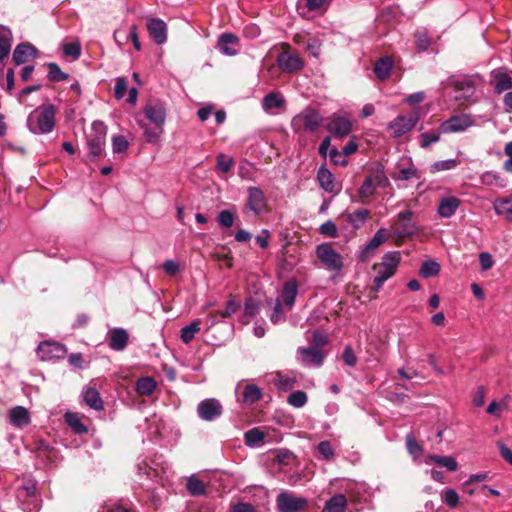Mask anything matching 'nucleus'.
<instances>
[{
  "mask_svg": "<svg viewBox=\"0 0 512 512\" xmlns=\"http://www.w3.org/2000/svg\"><path fill=\"white\" fill-rule=\"evenodd\" d=\"M56 110L53 105L40 106L31 112L27 119L29 130L34 134H47L55 126Z\"/></svg>",
  "mask_w": 512,
  "mask_h": 512,
  "instance_id": "f257e3e1",
  "label": "nucleus"
},
{
  "mask_svg": "<svg viewBox=\"0 0 512 512\" xmlns=\"http://www.w3.org/2000/svg\"><path fill=\"white\" fill-rule=\"evenodd\" d=\"M400 253L397 251L386 253L380 263L373 265L372 269L376 273L371 290L377 293L389 278H391L400 263Z\"/></svg>",
  "mask_w": 512,
  "mask_h": 512,
  "instance_id": "f03ea898",
  "label": "nucleus"
},
{
  "mask_svg": "<svg viewBox=\"0 0 512 512\" xmlns=\"http://www.w3.org/2000/svg\"><path fill=\"white\" fill-rule=\"evenodd\" d=\"M107 135V126L100 121H94L91 126V131L87 134V146L89 155L92 158H98L105 152Z\"/></svg>",
  "mask_w": 512,
  "mask_h": 512,
  "instance_id": "7ed1b4c3",
  "label": "nucleus"
},
{
  "mask_svg": "<svg viewBox=\"0 0 512 512\" xmlns=\"http://www.w3.org/2000/svg\"><path fill=\"white\" fill-rule=\"evenodd\" d=\"M316 256L329 271L339 272L343 268L342 256L329 243L318 245L316 247Z\"/></svg>",
  "mask_w": 512,
  "mask_h": 512,
  "instance_id": "20e7f679",
  "label": "nucleus"
},
{
  "mask_svg": "<svg viewBox=\"0 0 512 512\" xmlns=\"http://www.w3.org/2000/svg\"><path fill=\"white\" fill-rule=\"evenodd\" d=\"M322 123L320 113L312 108H306L293 118L292 125L296 131L301 129L309 132L315 131Z\"/></svg>",
  "mask_w": 512,
  "mask_h": 512,
  "instance_id": "39448f33",
  "label": "nucleus"
},
{
  "mask_svg": "<svg viewBox=\"0 0 512 512\" xmlns=\"http://www.w3.org/2000/svg\"><path fill=\"white\" fill-rule=\"evenodd\" d=\"M308 501L304 497H297L292 493L283 491L276 498V507L279 512H298L304 510Z\"/></svg>",
  "mask_w": 512,
  "mask_h": 512,
  "instance_id": "423d86ee",
  "label": "nucleus"
},
{
  "mask_svg": "<svg viewBox=\"0 0 512 512\" xmlns=\"http://www.w3.org/2000/svg\"><path fill=\"white\" fill-rule=\"evenodd\" d=\"M419 121V114L413 111L409 115H401L396 117L388 124V129L392 131L391 135L394 138H399L411 131Z\"/></svg>",
  "mask_w": 512,
  "mask_h": 512,
  "instance_id": "0eeeda50",
  "label": "nucleus"
},
{
  "mask_svg": "<svg viewBox=\"0 0 512 512\" xmlns=\"http://www.w3.org/2000/svg\"><path fill=\"white\" fill-rule=\"evenodd\" d=\"M282 48L283 51L276 59L278 67L287 73H293L301 70L304 66L303 60L297 54H293L289 51V44L284 43Z\"/></svg>",
  "mask_w": 512,
  "mask_h": 512,
  "instance_id": "6e6552de",
  "label": "nucleus"
},
{
  "mask_svg": "<svg viewBox=\"0 0 512 512\" xmlns=\"http://www.w3.org/2000/svg\"><path fill=\"white\" fill-rule=\"evenodd\" d=\"M474 121L468 114L453 115L439 126V132L444 134L462 132L473 126Z\"/></svg>",
  "mask_w": 512,
  "mask_h": 512,
  "instance_id": "1a4fd4ad",
  "label": "nucleus"
},
{
  "mask_svg": "<svg viewBox=\"0 0 512 512\" xmlns=\"http://www.w3.org/2000/svg\"><path fill=\"white\" fill-rule=\"evenodd\" d=\"M326 129L335 137L343 138L351 132L352 122L348 117L335 113L327 119Z\"/></svg>",
  "mask_w": 512,
  "mask_h": 512,
  "instance_id": "9d476101",
  "label": "nucleus"
},
{
  "mask_svg": "<svg viewBox=\"0 0 512 512\" xmlns=\"http://www.w3.org/2000/svg\"><path fill=\"white\" fill-rule=\"evenodd\" d=\"M387 183V178L383 174L368 176L359 188L358 195L361 203H367V200L374 195L378 187H383Z\"/></svg>",
  "mask_w": 512,
  "mask_h": 512,
  "instance_id": "9b49d317",
  "label": "nucleus"
},
{
  "mask_svg": "<svg viewBox=\"0 0 512 512\" xmlns=\"http://www.w3.org/2000/svg\"><path fill=\"white\" fill-rule=\"evenodd\" d=\"M223 412L221 403L215 398L201 401L197 406V413L202 420L213 421Z\"/></svg>",
  "mask_w": 512,
  "mask_h": 512,
  "instance_id": "f8f14e48",
  "label": "nucleus"
},
{
  "mask_svg": "<svg viewBox=\"0 0 512 512\" xmlns=\"http://www.w3.org/2000/svg\"><path fill=\"white\" fill-rule=\"evenodd\" d=\"M37 353L41 360L60 359L65 356L66 349L60 343L44 341L39 344Z\"/></svg>",
  "mask_w": 512,
  "mask_h": 512,
  "instance_id": "ddd939ff",
  "label": "nucleus"
},
{
  "mask_svg": "<svg viewBox=\"0 0 512 512\" xmlns=\"http://www.w3.org/2000/svg\"><path fill=\"white\" fill-rule=\"evenodd\" d=\"M266 205L267 200L263 191L258 187H249L246 208L253 211L255 215H259L265 210Z\"/></svg>",
  "mask_w": 512,
  "mask_h": 512,
  "instance_id": "4468645a",
  "label": "nucleus"
},
{
  "mask_svg": "<svg viewBox=\"0 0 512 512\" xmlns=\"http://www.w3.org/2000/svg\"><path fill=\"white\" fill-rule=\"evenodd\" d=\"M146 118L155 126H163L166 121V109L161 102H149L144 107Z\"/></svg>",
  "mask_w": 512,
  "mask_h": 512,
  "instance_id": "2eb2a0df",
  "label": "nucleus"
},
{
  "mask_svg": "<svg viewBox=\"0 0 512 512\" xmlns=\"http://www.w3.org/2000/svg\"><path fill=\"white\" fill-rule=\"evenodd\" d=\"M147 29L154 41L161 45L167 40V26L161 19L152 18L147 23Z\"/></svg>",
  "mask_w": 512,
  "mask_h": 512,
  "instance_id": "dca6fc26",
  "label": "nucleus"
},
{
  "mask_svg": "<svg viewBox=\"0 0 512 512\" xmlns=\"http://www.w3.org/2000/svg\"><path fill=\"white\" fill-rule=\"evenodd\" d=\"M301 361L304 365L321 366L324 360V353L317 347L299 348Z\"/></svg>",
  "mask_w": 512,
  "mask_h": 512,
  "instance_id": "f3484780",
  "label": "nucleus"
},
{
  "mask_svg": "<svg viewBox=\"0 0 512 512\" xmlns=\"http://www.w3.org/2000/svg\"><path fill=\"white\" fill-rule=\"evenodd\" d=\"M218 47L223 54L234 56L238 53L239 38L232 33H224L219 37Z\"/></svg>",
  "mask_w": 512,
  "mask_h": 512,
  "instance_id": "a211bd4d",
  "label": "nucleus"
},
{
  "mask_svg": "<svg viewBox=\"0 0 512 512\" xmlns=\"http://www.w3.org/2000/svg\"><path fill=\"white\" fill-rule=\"evenodd\" d=\"M317 180L320 187L328 193H338L340 188L335 183L333 174L324 166L320 167L317 172Z\"/></svg>",
  "mask_w": 512,
  "mask_h": 512,
  "instance_id": "6ab92c4d",
  "label": "nucleus"
},
{
  "mask_svg": "<svg viewBox=\"0 0 512 512\" xmlns=\"http://www.w3.org/2000/svg\"><path fill=\"white\" fill-rule=\"evenodd\" d=\"M449 85L454 88L457 92H462V95L459 97L460 99L467 100L469 99L475 92V87L473 81L464 77V78H451L449 81Z\"/></svg>",
  "mask_w": 512,
  "mask_h": 512,
  "instance_id": "aec40b11",
  "label": "nucleus"
},
{
  "mask_svg": "<svg viewBox=\"0 0 512 512\" xmlns=\"http://www.w3.org/2000/svg\"><path fill=\"white\" fill-rule=\"evenodd\" d=\"M460 204V199L455 196L443 197L439 201L438 214L443 218H450L455 214Z\"/></svg>",
  "mask_w": 512,
  "mask_h": 512,
  "instance_id": "412c9836",
  "label": "nucleus"
},
{
  "mask_svg": "<svg viewBox=\"0 0 512 512\" xmlns=\"http://www.w3.org/2000/svg\"><path fill=\"white\" fill-rule=\"evenodd\" d=\"M109 346L116 351L123 350L128 343V333L122 328H114L108 332Z\"/></svg>",
  "mask_w": 512,
  "mask_h": 512,
  "instance_id": "4be33fe9",
  "label": "nucleus"
},
{
  "mask_svg": "<svg viewBox=\"0 0 512 512\" xmlns=\"http://www.w3.org/2000/svg\"><path fill=\"white\" fill-rule=\"evenodd\" d=\"M491 76L494 80V91L497 94H501L512 88V79L507 72L501 69H496L491 72Z\"/></svg>",
  "mask_w": 512,
  "mask_h": 512,
  "instance_id": "5701e85b",
  "label": "nucleus"
},
{
  "mask_svg": "<svg viewBox=\"0 0 512 512\" xmlns=\"http://www.w3.org/2000/svg\"><path fill=\"white\" fill-rule=\"evenodd\" d=\"M370 214L371 213L368 209L360 208L354 212H344L342 217H344L345 220L350 223L354 229H359L370 217Z\"/></svg>",
  "mask_w": 512,
  "mask_h": 512,
  "instance_id": "b1692460",
  "label": "nucleus"
},
{
  "mask_svg": "<svg viewBox=\"0 0 512 512\" xmlns=\"http://www.w3.org/2000/svg\"><path fill=\"white\" fill-rule=\"evenodd\" d=\"M36 49L33 45L29 43H21L16 46L14 52H13V61L16 65H21L30 57L35 56Z\"/></svg>",
  "mask_w": 512,
  "mask_h": 512,
  "instance_id": "393cba45",
  "label": "nucleus"
},
{
  "mask_svg": "<svg viewBox=\"0 0 512 512\" xmlns=\"http://www.w3.org/2000/svg\"><path fill=\"white\" fill-rule=\"evenodd\" d=\"M83 401L88 405L90 408L100 411L104 408L103 400L94 387H86L82 392Z\"/></svg>",
  "mask_w": 512,
  "mask_h": 512,
  "instance_id": "a878e982",
  "label": "nucleus"
},
{
  "mask_svg": "<svg viewBox=\"0 0 512 512\" xmlns=\"http://www.w3.org/2000/svg\"><path fill=\"white\" fill-rule=\"evenodd\" d=\"M297 293L298 286L295 281H288L284 284L280 301L287 307L288 311L293 307Z\"/></svg>",
  "mask_w": 512,
  "mask_h": 512,
  "instance_id": "bb28decb",
  "label": "nucleus"
},
{
  "mask_svg": "<svg viewBox=\"0 0 512 512\" xmlns=\"http://www.w3.org/2000/svg\"><path fill=\"white\" fill-rule=\"evenodd\" d=\"M9 420L16 427H23L30 423L28 410L22 406H16L9 411Z\"/></svg>",
  "mask_w": 512,
  "mask_h": 512,
  "instance_id": "cd10ccee",
  "label": "nucleus"
},
{
  "mask_svg": "<svg viewBox=\"0 0 512 512\" xmlns=\"http://www.w3.org/2000/svg\"><path fill=\"white\" fill-rule=\"evenodd\" d=\"M347 499L343 494H336L326 501L323 512H345Z\"/></svg>",
  "mask_w": 512,
  "mask_h": 512,
  "instance_id": "c85d7f7f",
  "label": "nucleus"
},
{
  "mask_svg": "<svg viewBox=\"0 0 512 512\" xmlns=\"http://www.w3.org/2000/svg\"><path fill=\"white\" fill-rule=\"evenodd\" d=\"M12 32L10 29L0 26V63L11 51Z\"/></svg>",
  "mask_w": 512,
  "mask_h": 512,
  "instance_id": "c756f323",
  "label": "nucleus"
},
{
  "mask_svg": "<svg viewBox=\"0 0 512 512\" xmlns=\"http://www.w3.org/2000/svg\"><path fill=\"white\" fill-rule=\"evenodd\" d=\"M387 237V232L385 229L381 228L379 229L372 239L369 241V243L366 245L364 251L361 254V260L365 261L367 257L369 256L370 251H374L376 248H378L382 243L385 242Z\"/></svg>",
  "mask_w": 512,
  "mask_h": 512,
  "instance_id": "7c9ffc66",
  "label": "nucleus"
},
{
  "mask_svg": "<svg viewBox=\"0 0 512 512\" xmlns=\"http://www.w3.org/2000/svg\"><path fill=\"white\" fill-rule=\"evenodd\" d=\"M393 67V61L390 57H382L376 61L374 66V73L380 80H385L389 77L391 69Z\"/></svg>",
  "mask_w": 512,
  "mask_h": 512,
  "instance_id": "2f4dec72",
  "label": "nucleus"
},
{
  "mask_svg": "<svg viewBox=\"0 0 512 512\" xmlns=\"http://www.w3.org/2000/svg\"><path fill=\"white\" fill-rule=\"evenodd\" d=\"M32 450L37 454L38 457H45L48 460H53L56 454L54 447L49 445L43 439H36L33 443Z\"/></svg>",
  "mask_w": 512,
  "mask_h": 512,
  "instance_id": "473e14b6",
  "label": "nucleus"
},
{
  "mask_svg": "<svg viewBox=\"0 0 512 512\" xmlns=\"http://www.w3.org/2000/svg\"><path fill=\"white\" fill-rule=\"evenodd\" d=\"M411 216H412V212L411 211H404V212H400L399 215H398V219L403 222V226L402 228H398L396 227L395 228V233L403 238V237H407V236H410L414 233V226L413 225H410V220H411Z\"/></svg>",
  "mask_w": 512,
  "mask_h": 512,
  "instance_id": "72a5a7b5",
  "label": "nucleus"
},
{
  "mask_svg": "<svg viewBox=\"0 0 512 512\" xmlns=\"http://www.w3.org/2000/svg\"><path fill=\"white\" fill-rule=\"evenodd\" d=\"M262 397V390L255 384H247L242 393V401L246 405L254 404Z\"/></svg>",
  "mask_w": 512,
  "mask_h": 512,
  "instance_id": "f704fd0d",
  "label": "nucleus"
},
{
  "mask_svg": "<svg viewBox=\"0 0 512 512\" xmlns=\"http://www.w3.org/2000/svg\"><path fill=\"white\" fill-rule=\"evenodd\" d=\"M186 489L192 496H202L206 494V485L196 475H191L187 479Z\"/></svg>",
  "mask_w": 512,
  "mask_h": 512,
  "instance_id": "c9c22d12",
  "label": "nucleus"
},
{
  "mask_svg": "<svg viewBox=\"0 0 512 512\" xmlns=\"http://www.w3.org/2000/svg\"><path fill=\"white\" fill-rule=\"evenodd\" d=\"M157 383L152 377H141L136 382V391L140 395L150 396L156 389Z\"/></svg>",
  "mask_w": 512,
  "mask_h": 512,
  "instance_id": "e433bc0d",
  "label": "nucleus"
},
{
  "mask_svg": "<svg viewBox=\"0 0 512 512\" xmlns=\"http://www.w3.org/2000/svg\"><path fill=\"white\" fill-rule=\"evenodd\" d=\"M428 459L438 465L447 468L449 471H456L458 469V463L452 456L429 455Z\"/></svg>",
  "mask_w": 512,
  "mask_h": 512,
  "instance_id": "4c0bfd02",
  "label": "nucleus"
},
{
  "mask_svg": "<svg viewBox=\"0 0 512 512\" xmlns=\"http://www.w3.org/2000/svg\"><path fill=\"white\" fill-rule=\"evenodd\" d=\"M440 264L434 260L424 261L420 267L419 274L424 278L436 276L440 272Z\"/></svg>",
  "mask_w": 512,
  "mask_h": 512,
  "instance_id": "58836bf2",
  "label": "nucleus"
},
{
  "mask_svg": "<svg viewBox=\"0 0 512 512\" xmlns=\"http://www.w3.org/2000/svg\"><path fill=\"white\" fill-rule=\"evenodd\" d=\"M200 331V321H193L189 325L181 329V340L188 344L190 343L195 335Z\"/></svg>",
  "mask_w": 512,
  "mask_h": 512,
  "instance_id": "ea45409f",
  "label": "nucleus"
},
{
  "mask_svg": "<svg viewBox=\"0 0 512 512\" xmlns=\"http://www.w3.org/2000/svg\"><path fill=\"white\" fill-rule=\"evenodd\" d=\"M65 421L75 433L83 434L87 432V427L82 423L77 414L71 412L66 413Z\"/></svg>",
  "mask_w": 512,
  "mask_h": 512,
  "instance_id": "a19ab883",
  "label": "nucleus"
},
{
  "mask_svg": "<svg viewBox=\"0 0 512 512\" xmlns=\"http://www.w3.org/2000/svg\"><path fill=\"white\" fill-rule=\"evenodd\" d=\"M495 212L503 216L507 221L512 222V207L508 199H500L494 203Z\"/></svg>",
  "mask_w": 512,
  "mask_h": 512,
  "instance_id": "79ce46f5",
  "label": "nucleus"
},
{
  "mask_svg": "<svg viewBox=\"0 0 512 512\" xmlns=\"http://www.w3.org/2000/svg\"><path fill=\"white\" fill-rule=\"evenodd\" d=\"M48 79L51 82H61L68 79V74L64 73L56 63H48Z\"/></svg>",
  "mask_w": 512,
  "mask_h": 512,
  "instance_id": "37998d69",
  "label": "nucleus"
},
{
  "mask_svg": "<svg viewBox=\"0 0 512 512\" xmlns=\"http://www.w3.org/2000/svg\"><path fill=\"white\" fill-rule=\"evenodd\" d=\"M235 165V161L232 157L220 153L216 158V170L221 173L229 172Z\"/></svg>",
  "mask_w": 512,
  "mask_h": 512,
  "instance_id": "c03bdc74",
  "label": "nucleus"
},
{
  "mask_svg": "<svg viewBox=\"0 0 512 512\" xmlns=\"http://www.w3.org/2000/svg\"><path fill=\"white\" fill-rule=\"evenodd\" d=\"M246 445L250 447L258 446L264 439V433L257 428L247 431L244 435Z\"/></svg>",
  "mask_w": 512,
  "mask_h": 512,
  "instance_id": "a18cd8bd",
  "label": "nucleus"
},
{
  "mask_svg": "<svg viewBox=\"0 0 512 512\" xmlns=\"http://www.w3.org/2000/svg\"><path fill=\"white\" fill-rule=\"evenodd\" d=\"M283 105L284 99L274 92L267 94L263 99V108L265 110H270L272 108H280Z\"/></svg>",
  "mask_w": 512,
  "mask_h": 512,
  "instance_id": "49530a36",
  "label": "nucleus"
},
{
  "mask_svg": "<svg viewBox=\"0 0 512 512\" xmlns=\"http://www.w3.org/2000/svg\"><path fill=\"white\" fill-rule=\"evenodd\" d=\"M307 400V394L302 390L292 392L287 398L288 404L295 408L303 407L307 403Z\"/></svg>",
  "mask_w": 512,
  "mask_h": 512,
  "instance_id": "de8ad7c7",
  "label": "nucleus"
},
{
  "mask_svg": "<svg viewBox=\"0 0 512 512\" xmlns=\"http://www.w3.org/2000/svg\"><path fill=\"white\" fill-rule=\"evenodd\" d=\"M317 450L322 458L326 461H331L335 457L334 448L331 442L328 440L321 441L317 446Z\"/></svg>",
  "mask_w": 512,
  "mask_h": 512,
  "instance_id": "09e8293b",
  "label": "nucleus"
},
{
  "mask_svg": "<svg viewBox=\"0 0 512 512\" xmlns=\"http://www.w3.org/2000/svg\"><path fill=\"white\" fill-rule=\"evenodd\" d=\"M63 53L65 56L72 57L73 60H77L81 56V44L79 41H73L65 43L63 45Z\"/></svg>",
  "mask_w": 512,
  "mask_h": 512,
  "instance_id": "8fccbe9b",
  "label": "nucleus"
},
{
  "mask_svg": "<svg viewBox=\"0 0 512 512\" xmlns=\"http://www.w3.org/2000/svg\"><path fill=\"white\" fill-rule=\"evenodd\" d=\"M141 127L143 128L146 140L149 143H156L163 133V126L149 128L146 125L141 124Z\"/></svg>",
  "mask_w": 512,
  "mask_h": 512,
  "instance_id": "3c124183",
  "label": "nucleus"
},
{
  "mask_svg": "<svg viewBox=\"0 0 512 512\" xmlns=\"http://www.w3.org/2000/svg\"><path fill=\"white\" fill-rule=\"evenodd\" d=\"M440 140V133L437 132H424L420 135V146L428 148L431 144L437 143Z\"/></svg>",
  "mask_w": 512,
  "mask_h": 512,
  "instance_id": "603ef678",
  "label": "nucleus"
},
{
  "mask_svg": "<svg viewBox=\"0 0 512 512\" xmlns=\"http://www.w3.org/2000/svg\"><path fill=\"white\" fill-rule=\"evenodd\" d=\"M129 143L122 135L113 136L112 149L114 153H122L128 149Z\"/></svg>",
  "mask_w": 512,
  "mask_h": 512,
  "instance_id": "864d4df0",
  "label": "nucleus"
},
{
  "mask_svg": "<svg viewBox=\"0 0 512 512\" xmlns=\"http://www.w3.org/2000/svg\"><path fill=\"white\" fill-rule=\"evenodd\" d=\"M406 446L409 453L415 457H419L423 453L422 446L415 440L412 435L406 437Z\"/></svg>",
  "mask_w": 512,
  "mask_h": 512,
  "instance_id": "5fc2aeb1",
  "label": "nucleus"
},
{
  "mask_svg": "<svg viewBox=\"0 0 512 512\" xmlns=\"http://www.w3.org/2000/svg\"><path fill=\"white\" fill-rule=\"evenodd\" d=\"M457 164H458L457 160H455V159L437 161L432 165L431 171L439 172V171H444V170H450V169L455 168L457 166Z\"/></svg>",
  "mask_w": 512,
  "mask_h": 512,
  "instance_id": "6e6d98bb",
  "label": "nucleus"
},
{
  "mask_svg": "<svg viewBox=\"0 0 512 512\" xmlns=\"http://www.w3.org/2000/svg\"><path fill=\"white\" fill-rule=\"evenodd\" d=\"M102 512H133L130 508L115 502L108 501L102 507Z\"/></svg>",
  "mask_w": 512,
  "mask_h": 512,
  "instance_id": "4d7b16f0",
  "label": "nucleus"
},
{
  "mask_svg": "<svg viewBox=\"0 0 512 512\" xmlns=\"http://www.w3.org/2000/svg\"><path fill=\"white\" fill-rule=\"evenodd\" d=\"M415 43L419 51H425L430 46V39L426 32L415 33Z\"/></svg>",
  "mask_w": 512,
  "mask_h": 512,
  "instance_id": "13d9d810",
  "label": "nucleus"
},
{
  "mask_svg": "<svg viewBox=\"0 0 512 512\" xmlns=\"http://www.w3.org/2000/svg\"><path fill=\"white\" fill-rule=\"evenodd\" d=\"M284 318V308L280 299L276 300V303L273 307V312L270 315V320L273 324H278Z\"/></svg>",
  "mask_w": 512,
  "mask_h": 512,
  "instance_id": "bf43d9fd",
  "label": "nucleus"
},
{
  "mask_svg": "<svg viewBox=\"0 0 512 512\" xmlns=\"http://www.w3.org/2000/svg\"><path fill=\"white\" fill-rule=\"evenodd\" d=\"M443 501L451 508L459 504V495L454 489H447L444 492Z\"/></svg>",
  "mask_w": 512,
  "mask_h": 512,
  "instance_id": "052dcab7",
  "label": "nucleus"
},
{
  "mask_svg": "<svg viewBox=\"0 0 512 512\" xmlns=\"http://www.w3.org/2000/svg\"><path fill=\"white\" fill-rule=\"evenodd\" d=\"M218 222L222 227L229 228L233 225L234 215L229 210H222L218 215Z\"/></svg>",
  "mask_w": 512,
  "mask_h": 512,
  "instance_id": "680f3d73",
  "label": "nucleus"
},
{
  "mask_svg": "<svg viewBox=\"0 0 512 512\" xmlns=\"http://www.w3.org/2000/svg\"><path fill=\"white\" fill-rule=\"evenodd\" d=\"M319 231L321 234L328 236V237L334 238L337 236V227H336L335 223L332 222L331 220H328L325 223H323L320 226Z\"/></svg>",
  "mask_w": 512,
  "mask_h": 512,
  "instance_id": "e2e57ef3",
  "label": "nucleus"
},
{
  "mask_svg": "<svg viewBox=\"0 0 512 512\" xmlns=\"http://www.w3.org/2000/svg\"><path fill=\"white\" fill-rule=\"evenodd\" d=\"M258 311H259V305L254 299L249 298L245 301V304H244V315L245 316L252 318V317L256 316Z\"/></svg>",
  "mask_w": 512,
  "mask_h": 512,
  "instance_id": "0e129e2a",
  "label": "nucleus"
},
{
  "mask_svg": "<svg viewBox=\"0 0 512 512\" xmlns=\"http://www.w3.org/2000/svg\"><path fill=\"white\" fill-rule=\"evenodd\" d=\"M342 359L344 363L349 367H354L357 363V357L350 346L345 347L342 354Z\"/></svg>",
  "mask_w": 512,
  "mask_h": 512,
  "instance_id": "69168bd1",
  "label": "nucleus"
},
{
  "mask_svg": "<svg viewBox=\"0 0 512 512\" xmlns=\"http://www.w3.org/2000/svg\"><path fill=\"white\" fill-rule=\"evenodd\" d=\"M126 91H127L126 79L123 77L117 78L116 83H115V88H114L115 97L117 99H122L124 97Z\"/></svg>",
  "mask_w": 512,
  "mask_h": 512,
  "instance_id": "338daca9",
  "label": "nucleus"
},
{
  "mask_svg": "<svg viewBox=\"0 0 512 512\" xmlns=\"http://www.w3.org/2000/svg\"><path fill=\"white\" fill-rule=\"evenodd\" d=\"M329 156H330L331 161L335 165H341V166L347 165V160H346L345 155L343 154V152H340L336 148H333L329 151Z\"/></svg>",
  "mask_w": 512,
  "mask_h": 512,
  "instance_id": "774afa93",
  "label": "nucleus"
}]
</instances>
